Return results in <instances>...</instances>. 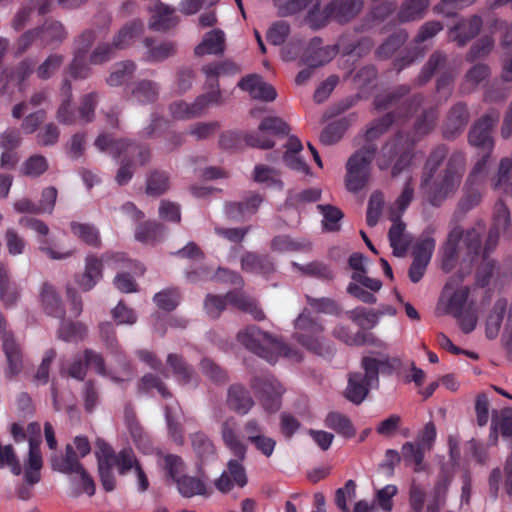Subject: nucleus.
<instances>
[{
	"label": "nucleus",
	"instance_id": "obj_1",
	"mask_svg": "<svg viewBox=\"0 0 512 512\" xmlns=\"http://www.w3.org/2000/svg\"><path fill=\"white\" fill-rule=\"evenodd\" d=\"M409 92V85H400L375 97L376 109L387 110L396 107V110L371 123L365 132L366 143H374V140L383 135L395 121L407 119L418 110L424 101V96L415 94L402 101Z\"/></svg>",
	"mask_w": 512,
	"mask_h": 512
},
{
	"label": "nucleus",
	"instance_id": "obj_2",
	"mask_svg": "<svg viewBox=\"0 0 512 512\" xmlns=\"http://www.w3.org/2000/svg\"><path fill=\"white\" fill-rule=\"evenodd\" d=\"M466 171V156L461 151H454L448 157L445 167L429 184L420 186L424 191L425 199L433 207H440L453 197L461 183Z\"/></svg>",
	"mask_w": 512,
	"mask_h": 512
},
{
	"label": "nucleus",
	"instance_id": "obj_3",
	"mask_svg": "<svg viewBox=\"0 0 512 512\" xmlns=\"http://www.w3.org/2000/svg\"><path fill=\"white\" fill-rule=\"evenodd\" d=\"M399 363L398 359H390L388 355H383L379 359L363 357L361 367L364 373L352 372L349 374L345 397L356 405L361 404L367 397L369 389L378 386L379 372L390 374Z\"/></svg>",
	"mask_w": 512,
	"mask_h": 512
},
{
	"label": "nucleus",
	"instance_id": "obj_4",
	"mask_svg": "<svg viewBox=\"0 0 512 512\" xmlns=\"http://www.w3.org/2000/svg\"><path fill=\"white\" fill-rule=\"evenodd\" d=\"M417 139H410V135L399 132L382 147L377 158V166L380 170L392 167L393 177L400 175L407 169L414 156L413 147Z\"/></svg>",
	"mask_w": 512,
	"mask_h": 512
},
{
	"label": "nucleus",
	"instance_id": "obj_5",
	"mask_svg": "<svg viewBox=\"0 0 512 512\" xmlns=\"http://www.w3.org/2000/svg\"><path fill=\"white\" fill-rule=\"evenodd\" d=\"M295 328L297 329L296 340L308 351L324 358L334 355L333 344L321 336L324 326L320 321L309 314L301 313L295 320Z\"/></svg>",
	"mask_w": 512,
	"mask_h": 512
},
{
	"label": "nucleus",
	"instance_id": "obj_6",
	"mask_svg": "<svg viewBox=\"0 0 512 512\" xmlns=\"http://www.w3.org/2000/svg\"><path fill=\"white\" fill-rule=\"evenodd\" d=\"M376 151L375 143H365L349 157L346 163L345 184L350 192H359L369 183L371 162Z\"/></svg>",
	"mask_w": 512,
	"mask_h": 512
},
{
	"label": "nucleus",
	"instance_id": "obj_7",
	"mask_svg": "<svg viewBox=\"0 0 512 512\" xmlns=\"http://www.w3.org/2000/svg\"><path fill=\"white\" fill-rule=\"evenodd\" d=\"M236 338L247 350L269 363L273 362L272 348L278 347V345L276 344V338L271 334L262 331L255 325H250L239 330Z\"/></svg>",
	"mask_w": 512,
	"mask_h": 512
},
{
	"label": "nucleus",
	"instance_id": "obj_8",
	"mask_svg": "<svg viewBox=\"0 0 512 512\" xmlns=\"http://www.w3.org/2000/svg\"><path fill=\"white\" fill-rule=\"evenodd\" d=\"M500 120V112L497 109H489L474 122L468 133V142L479 151L492 152L494 140L491 135L493 128Z\"/></svg>",
	"mask_w": 512,
	"mask_h": 512
},
{
	"label": "nucleus",
	"instance_id": "obj_9",
	"mask_svg": "<svg viewBox=\"0 0 512 512\" xmlns=\"http://www.w3.org/2000/svg\"><path fill=\"white\" fill-rule=\"evenodd\" d=\"M250 387L266 411L274 413L280 409L284 389L272 375H254Z\"/></svg>",
	"mask_w": 512,
	"mask_h": 512
},
{
	"label": "nucleus",
	"instance_id": "obj_10",
	"mask_svg": "<svg viewBox=\"0 0 512 512\" xmlns=\"http://www.w3.org/2000/svg\"><path fill=\"white\" fill-rule=\"evenodd\" d=\"M19 224L34 230L38 234V250L51 260H65L72 256V251H60L55 245H51L47 239L49 227L45 222L36 218L22 217Z\"/></svg>",
	"mask_w": 512,
	"mask_h": 512
},
{
	"label": "nucleus",
	"instance_id": "obj_11",
	"mask_svg": "<svg viewBox=\"0 0 512 512\" xmlns=\"http://www.w3.org/2000/svg\"><path fill=\"white\" fill-rule=\"evenodd\" d=\"M246 458L235 457L227 463V469L215 480L216 489L222 493L230 492L234 486L243 488L248 482L243 462Z\"/></svg>",
	"mask_w": 512,
	"mask_h": 512
},
{
	"label": "nucleus",
	"instance_id": "obj_12",
	"mask_svg": "<svg viewBox=\"0 0 512 512\" xmlns=\"http://www.w3.org/2000/svg\"><path fill=\"white\" fill-rule=\"evenodd\" d=\"M482 26L483 20L478 14L462 17L449 28L448 40L464 47L480 33Z\"/></svg>",
	"mask_w": 512,
	"mask_h": 512
},
{
	"label": "nucleus",
	"instance_id": "obj_13",
	"mask_svg": "<svg viewBox=\"0 0 512 512\" xmlns=\"http://www.w3.org/2000/svg\"><path fill=\"white\" fill-rule=\"evenodd\" d=\"M469 119L470 113L465 102L460 101L452 105L443 124V137L448 140L455 139L464 131Z\"/></svg>",
	"mask_w": 512,
	"mask_h": 512
},
{
	"label": "nucleus",
	"instance_id": "obj_14",
	"mask_svg": "<svg viewBox=\"0 0 512 512\" xmlns=\"http://www.w3.org/2000/svg\"><path fill=\"white\" fill-rule=\"evenodd\" d=\"M264 198L261 194L252 192L242 201L227 202L224 205V213L226 217L233 221H241L247 217L254 215Z\"/></svg>",
	"mask_w": 512,
	"mask_h": 512
},
{
	"label": "nucleus",
	"instance_id": "obj_15",
	"mask_svg": "<svg viewBox=\"0 0 512 512\" xmlns=\"http://www.w3.org/2000/svg\"><path fill=\"white\" fill-rule=\"evenodd\" d=\"M452 69L450 67L449 57L444 51L434 50L422 66L419 74L415 78V84L423 86L427 84L434 75Z\"/></svg>",
	"mask_w": 512,
	"mask_h": 512
},
{
	"label": "nucleus",
	"instance_id": "obj_16",
	"mask_svg": "<svg viewBox=\"0 0 512 512\" xmlns=\"http://www.w3.org/2000/svg\"><path fill=\"white\" fill-rule=\"evenodd\" d=\"M226 405L232 412L246 415L254 407L255 402L250 391L243 384L234 383L227 389Z\"/></svg>",
	"mask_w": 512,
	"mask_h": 512
},
{
	"label": "nucleus",
	"instance_id": "obj_17",
	"mask_svg": "<svg viewBox=\"0 0 512 512\" xmlns=\"http://www.w3.org/2000/svg\"><path fill=\"white\" fill-rule=\"evenodd\" d=\"M363 7L364 0H332L326 5V12L332 20L346 24L357 17Z\"/></svg>",
	"mask_w": 512,
	"mask_h": 512
},
{
	"label": "nucleus",
	"instance_id": "obj_18",
	"mask_svg": "<svg viewBox=\"0 0 512 512\" xmlns=\"http://www.w3.org/2000/svg\"><path fill=\"white\" fill-rule=\"evenodd\" d=\"M238 86L248 92L253 99H260L263 101L275 100L277 93L274 87L265 82L261 76L256 74L248 75L242 78Z\"/></svg>",
	"mask_w": 512,
	"mask_h": 512
},
{
	"label": "nucleus",
	"instance_id": "obj_19",
	"mask_svg": "<svg viewBox=\"0 0 512 512\" xmlns=\"http://www.w3.org/2000/svg\"><path fill=\"white\" fill-rule=\"evenodd\" d=\"M39 40L44 47H59L68 37L65 26L58 20L47 19L41 25L36 27Z\"/></svg>",
	"mask_w": 512,
	"mask_h": 512
},
{
	"label": "nucleus",
	"instance_id": "obj_20",
	"mask_svg": "<svg viewBox=\"0 0 512 512\" xmlns=\"http://www.w3.org/2000/svg\"><path fill=\"white\" fill-rule=\"evenodd\" d=\"M320 38H314L311 40L306 52L302 58V61L310 68H317L330 62L336 55L335 46H322Z\"/></svg>",
	"mask_w": 512,
	"mask_h": 512
},
{
	"label": "nucleus",
	"instance_id": "obj_21",
	"mask_svg": "<svg viewBox=\"0 0 512 512\" xmlns=\"http://www.w3.org/2000/svg\"><path fill=\"white\" fill-rule=\"evenodd\" d=\"M220 433L223 443L234 457L246 458L247 446L237 434V422L233 417H228L221 423Z\"/></svg>",
	"mask_w": 512,
	"mask_h": 512
},
{
	"label": "nucleus",
	"instance_id": "obj_22",
	"mask_svg": "<svg viewBox=\"0 0 512 512\" xmlns=\"http://www.w3.org/2000/svg\"><path fill=\"white\" fill-rule=\"evenodd\" d=\"M393 224L389 229L388 238L393 254L404 257L412 243V236L406 232V224L399 217L392 219Z\"/></svg>",
	"mask_w": 512,
	"mask_h": 512
},
{
	"label": "nucleus",
	"instance_id": "obj_23",
	"mask_svg": "<svg viewBox=\"0 0 512 512\" xmlns=\"http://www.w3.org/2000/svg\"><path fill=\"white\" fill-rule=\"evenodd\" d=\"M143 45L146 48L144 60L149 63L163 62L177 52V46L172 41L156 42L153 38L146 37Z\"/></svg>",
	"mask_w": 512,
	"mask_h": 512
},
{
	"label": "nucleus",
	"instance_id": "obj_24",
	"mask_svg": "<svg viewBox=\"0 0 512 512\" xmlns=\"http://www.w3.org/2000/svg\"><path fill=\"white\" fill-rule=\"evenodd\" d=\"M462 236V228L460 226H455L449 232L447 239L442 246L441 267L446 273H449L456 266L458 260V244Z\"/></svg>",
	"mask_w": 512,
	"mask_h": 512
},
{
	"label": "nucleus",
	"instance_id": "obj_25",
	"mask_svg": "<svg viewBox=\"0 0 512 512\" xmlns=\"http://www.w3.org/2000/svg\"><path fill=\"white\" fill-rule=\"evenodd\" d=\"M124 420L135 445L143 452L148 453L151 450L150 440L138 422L134 408L130 404H127L124 408Z\"/></svg>",
	"mask_w": 512,
	"mask_h": 512
},
{
	"label": "nucleus",
	"instance_id": "obj_26",
	"mask_svg": "<svg viewBox=\"0 0 512 512\" xmlns=\"http://www.w3.org/2000/svg\"><path fill=\"white\" fill-rule=\"evenodd\" d=\"M137 71V64L132 60H122L112 65L105 82L110 87H120L130 82Z\"/></svg>",
	"mask_w": 512,
	"mask_h": 512
},
{
	"label": "nucleus",
	"instance_id": "obj_27",
	"mask_svg": "<svg viewBox=\"0 0 512 512\" xmlns=\"http://www.w3.org/2000/svg\"><path fill=\"white\" fill-rule=\"evenodd\" d=\"M130 94L139 104H153L159 98L160 85L150 79H141L133 83Z\"/></svg>",
	"mask_w": 512,
	"mask_h": 512
},
{
	"label": "nucleus",
	"instance_id": "obj_28",
	"mask_svg": "<svg viewBox=\"0 0 512 512\" xmlns=\"http://www.w3.org/2000/svg\"><path fill=\"white\" fill-rule=\"evenodd\" d=\"M2 349L7 360V375L14 376L18 374L23 367L22 350L13 334L6 335L2 340Z\"/></svg>",
	"mask_w": 512,
	"mask_h": 512
},
{
	"label": "nucleus",
	"instance_id": "obj_29",
	"mask_svg": "<svg viewBox=\"0 0 512 512\" xmlns=\"http://www.w3.org/2000/svg\"><path fill=\"white\" fill-rule=\"evenodd\" d=\"M50 464L53 470L64 474L78 473L84 468L71 444L65 446V455H52Z\"/></svg>",
	"mask_w": 512,
	"mask_h": 512
},
{
	"label": "nucleus",
	"instance_id": "obj_30",
	"mask_svg": "<svg viewBox=\"0 0 512 512\" xmlns=\"http://www.w3.org/2000/svg\"><path fill=\"white\" fill-rule=\"evenodd\" d=\"M491 75V69L487 64L477 63L469 68L463 76L460 84V92L463 94H470L474 92L477 87L486 81Z\"/></svg>",
	"mask_w": 512,
	"mask_h": 512
},
{
	"label": "nucleus",
	"instance_id": "obj_31",
	"mask_svg": "<svg viewBox=\"0 0 512 512\" xmlns=\"http://www.w3.org/2000/svg\"><path fill=\"white\" fill-rule=\"evenodd\" d=\"M103 261L94 255H89L85 260L84 273L77 280L83 291L91 290L102 278Z\"/></svg>",
	"mask_w": 512,
	"mask_h": 512
},
{
	"label": "nucleus",
	"instance_id": "obj_32",
	"mask_svg": "<svg viewBox=\"0 0 512 512\" xmlns=\"http://www.w3.org/2000/svg\"><path fill=\"white\" fill-rule=\"evenodd\" d=\"M439 118L437 107L431 106L424 109L416 118L413 125V135L410 139H417V142L424 136L430 134L436 127Z\"/></svg>",
	"mask_w": 512,
	"mask_h": 512
},
{
	"label": "nucleus",
	"instance_id": "obj_33",
	"mask_svg": "<svg viewBox=\"0 0 512 512\" xmlns=\"http://www.w3.org/2000/svg\"><path fill=\"white\" fill-rule=\"evenodd\" d=\"M40 300L44 311L53 317L63 318L65 310L61 298L53 285L45 282L40 289Z\"/></svg>",
	"mask_w": 512,
	"mask_h": 512
},
{
	"label": "nucleus",
	"instance_id": "obj_34",
	"mask_svg": "<svg viewBox=\"0 0 512 512\" xmlns=\"http://www.w3.org/2000/svg\"><path fill=\"white\" fill-rule=\"evenodd\" d=\"M204 98L197 97L191 104L179 100L169 104L168 110L171 117L175 120H188L201 116L203 114Z\"/></svg>",
	"mask_w": 512,
	"mask_h": 512
},
{
	"label": "nucleus",
	"instance_id": "obj_35",
	"mask_svg": "<svg viewBox=\"0 0 512 512\" xmlns=\"http://www.w3.org/2000/svg\"><path fill=\"white\" fill-rule=\"evenodd\" d=\"M62 102L57 110L56 118L64 125H72L76 121L75 112L72 106L73 94L70 79L64 77L61 83Z\"/></svg>",
	"mask_w": 512,
	"mask_h": 512
},
{
	"label": "nucleus",
	"instance_id": "obj_36",
	"mask_svg": "<svg viewBox=\"0 0 512 512\" xmlns=\"http://www.w3.org/2000/svg\"><path fill=\"white\" fill-rule=\"evenodd\" d=\"M226 299L229 304L238 308L239 310L250 314L254 320L262 321L265 319V313L259 307L255 299L245 295L240 291H230L226 293Z\"/></svg>",
	"mask_w": 512,
	"mask_h": 512
},
{
	"label": "nucleus",
	"instance_id": "obj_37",
	"mask_svg": "<svg viewBox=\"0 0 512 512\" xmlns=\"http://www.w3.org/2000/svg\"><path fill=\"white\" fill-rule=\"evenodd\" d=\"M355 120L356 115L353 113L329 123L323 129L320 135V141L324 145H333L337 143Z\"/></svg>",
	"mask_w": 512,
	"mask_h": 512
},
{
	"label": "nucleus",
	"instance_id": "obj_38",
	"mask_svg": "<svg viewBox=\"0 0 512 512\" xmlns=\"http://www.w3.org/2000/svg\"><path fill=\"white\" fill-rule=\"evenodd\" d=\"M447 155L448 147L445 144H439L431 150L423 167L420 186L429 184Z\"/></svg>",
	"mask_w": 512,
	"mask_h": 512
},
{
	"label": "nucleus",
	"instance_id": "obj_39",
	"mask_svg": "<svg viewBox=\"0 0 512 512\" xmlns=\"http://www.w3.org/2000/svg\"><path fill=\"white\" fill-rule=\"evenodd\" d=\"M498 432L504 438H512V408H504L493 413L489 439L492 444L498 441Z\"/></svg>",
	"mask_w": 512,
	"mask_h": 512
},
{
	"label": "nucleus",
	"instance_id": "obj_40",
	"mask_svg": "<svg viewBox=\"0 0 512 512\" xmlns=\"http://www.w3.org/2000/svg\"><path fill=\"white\" fill-rule=\"evenodd\" d=\"M154 12L149 22L150 29L154 31H167L178 22V18L174 15V10L169 6L157 2L152 10Z\"/></svg>",
	"mask_w": 512,
	"mask_h": 512
},
{
	"label": "nucleus",
	"instance_id": "obj_41",
	"mask_svg": "<svg viewBox=\"0 0 512 512\" xmlns=\"http://www.w3.org/2000/svg\"><path fill=\"white\" fill-rule=\"evenodd\" d=\"M166 228L156 221L140 223L135 230V239L143 244L154 245L163 240Z\"/></svg>",
	"mask_w": 512,
	"mask_h": 512
},
{
	"label": "nucleus",
	"instance_id": "obj_42",
	"mask_svg": "<svg viewBox=\"0 0 512 512\" xmlns=\"http://www.w3.org/2000/svg\"><path fill=\"white\" fill-rule=\"evenodd\" d=\"M225 49V35L223 31L214 29L205 34L202 42L195 47V54L203 56L206 54L219 55Z\"/></svg>",
	"mask_w": 512,
	"mask_h": 512
},
{
	"label": "nucleus",
	"instance_id": "obj_43",
	"mask_svg": "<svg viewBox=\"0 0 512 512\" xmlns=\"http://www.w3.org/2000/svg\"><path fill=\"white\" fill-rule=\"evenodd\" d=\"M243 270L259 274H270L274 272L273 261L268 255H261L254 252H246L241 258Z\"/></svg>",
	"mask_w": 512,
	"mask_h": 512
},
{
	"label": "nucleus",
	"instance_id": "obj_44",
	"mask_svg": "<svg viewBox=\"0 0 512 512\" xmlns=\"http://www.w3.org/2000/svg\"><path fill=\"white\" fill-rule=\"evenodd\" d=\"M28 460L24 463V477L29 485L40 481V469L42 468V456L38 443L30 439Z\"/></svg>",
	"mask_w": 512,
	"mask_h": 512
},
{
	"label": "nucleus",
	"instance_id": "obj_45",
	"mask_svg": "<svg viewBox=\"0 0 512 512\" xmlns=\"http://www.w3.org/2000/svg\"><path fill=\"white\" fill-rule=\"evenodd\" d=\"M409 35L406 30L400 29L387 37L384 42L379 45L374 55L379 60H387L391 58L408 40Z\"/></svg>",
	"mask_w": 512,
	"mask_h": 512
},
{
	"label": "nucleus",
	"instance_id": "obj_46",
	"mask_svg": "<svg viewBox=\"0 0 512 512\" xmlns=\"http://www.w3.org/2000/svg\"><path fill=\"white\" fill-rule=\"evenodd\" d=\"M430 5V0H404L401 3L397 18L401 23L422 19Z\"/></svg>",
	"mask_w": 512,
	"mask_h": 512
},
{
	"label": "nucleus",
	"instance_id": "obj_47",
	"mask_svg": "<svg viewBox=\"0 0 512 512\" xmlns=\"http://www.w3.org/2000/svg\"><path fill=\"white\" fill-rule=\"evenodd\" d=\"M167 364L176 379L183 385L191 383L197 377L194 368L179 354H169Z\"/></svg>",
	"mask_w": 512,
	"mask_h": 512
},
{
	"label": "nucleus",
	"instance_id": "obj_48",
	"mask_svg": "<svg viewBox=\"0 0 512 512\" xmlns=\"http://www.w3.org/2000/svg\"><path fill=\"white\" fill-rule=\"evenodd\" d=\"M144 24L138 19H134L126 23L113 37V45L118 50H123L129 47L137 36L142 34Z\"/></svg>",
	"mask_w": 512,
	"mask_h": 512
},
{
	"label": "nucleus",
	"instance_id": "obj_49",
	"mask_svg": "<svg viewBox=\"0 0 512 512\" xmlns=\"http://www.w3.org/2000/svg\"><path fill=\"white\" fill-rule=\"evenodd\" d=\"M482 195L474 185H468L465 181L463 186V194L457 203L456 210L453 217L455 219H461L467 212L475 208L481 202Z\"/></svg>",
	"mask_w": 512,
	"mask_h": 512
},
{
	"label": "nucleus",
	"instance_id": "obj_50",
	"mask_svg": "<svg viewBox=\"0 0 512 512\" xmlns=\"http://www.w3.org/2000/svg\"><path fill=\"white\" fill-rule=\"evenodd\" d=\"M94 145L101 152H107L114 158H118L129 149V147L132 145V142L125 138L116 139L108 134H100L96 138Z\"/></svg>",
	"mask_w": 512,
	"mask_h": 512
},
{
	"label": "nucleus",
	"instance_id": "obj_51",
	"mask_svg": "<svg viewBox=\"0 0 512 512\" xmlns=\"http://www.w3.org/2000/svg\"><path fill=\"white\" fill-rule=\"evenodd\" d=\"M485 231V225L481 222L477 223L466 233H463V243L467 249V257L470 262H473L479 257L481 252V235Z\"/></svg>",
	"mask_w": 512,
	"mask_h": 512
},
{
	"label": "nucleus",
	"instance_id": "obj_52",
	"mask_svg": "<svg viewBox=\"0 0 512 512\" xmlns=\"http://www.w3.org/2000/svg\"><path fill=\"white\" fill-rule=\"evenodd\" d=\"M237 71V65L229 60L207 64L202 67L207 83L212 88H217V81L220 75L236 73Z\"/></svg>",
	"mask_w": 512,
	"mask_h": 512
},
{
	"label": "nucleus",
	"instance_id": "obj_53",
	"mask_svg": "<svg viewBox=\"0 0 512 512\" xmlns=\"http://www.w3.org/2000/svg\"><path fill=\"white\" fill-rule=\"evenodd\" d=\"M170 188V176L162 170H152L147 176L146 192L150 196L158 197Z\"/></svg>",
	"mask_w": 512,
	"mask_h": 512
},
{
	"label": "nucleus",
	"instance_id": "obj_54",
	"mask_svg": "<svg viewBox=\"0 0 512 512\" xmlns=\"http://www.w3.org/2000/svg\"><path fill=\"white\" fill-rule=\"evenodd\" d=\"M18 298V290L10 281L8 268L0 263V300L6 307H11L17 302Z\"/></svg>",
	"mask_w": 512,
	"mask_h": 512
},
{
	"label": "nucleus",
	"instance_id": "obj_55",
	"mask_svg": "<svg viewBox=\"0 0 512 512\" xmlns=\"http://www.w3.org/2000/svg\"><path fill=\"white\" fill-rule=\"evenodd\" d=\"M492 227L502 231L507 238H512V219L508 206L498 200L494 205Z\"/></svg>",
	"mask_w": 512,
	"mask_h": 512
},
{
	"label": "nucleus",
	"instance_id": "obj_56",
	"mask_svg": "<svg viewBox=\"0 0 512 512\" xmlns=\"http://www.w3.org/2000/svg\"><path fill=\"white\" fill-rule=\"evenodd\" d=\"M435 229L427 227L421 234L413 249V258L430 262L432 253L435 249V239L432 237Z\"/></svg>",
	"mask_w": 512,
	"mask_h": 512
},
{
	"label": "nucleus",
	"instance_id": "obj_57",
	"mask_svg": "<svg viewBox=\"0 0 512 512\" xmlns=\"http://www.w3.org/2000/svg\"><path fill=\"white\" fill-rule=\"evenodd\" d=\"M426 451L416 443L406 442L401 448V455L406 465L414 464V471L421 472L425 469L423 459Z\"/></svg>",
	"mask_w": 512,
	"mask_h": 512
},
{
	"label": "nucleus",
	"instance_id": "obj_58",
	"mask_svg": "<svg viewBox=\"0 0 512 512\" xmlns=\"http://www.w3.org/2000/svg\"><path fill=\"white\" fill-rule=\"evenodd\" d=\"M325 424L328 428L333 429L346 438L355 436L356 431L352 422L347 416L341 413L330 412L325 419Z\"/></svg>",
	"mask_w": 512,
	"mask_h": 512
},
{
	"label": "nucleus",
	"instance_id": "obj_59",
	"mask_svg": "<svg viewBox=\"0 0 512 512\" xmlns=\"http://www.w3.org/2000/svg\"><path fill=\"white\" fill-rule=\"evenodd\" d=\"M506 307L507 301L504 299L498 300L494 304L486 322V336L489 339H494L498 335L506 312Z\"/></svg>",
	"mask_w": 512,
	"mask_h": 512
},
{
	"label": "nucleus",
	"instance_id": "obj_60",
	"mask_svg": "<svg viewBox=\"0 0 512 512\" xmlns=\"http://www.w3.org/2000/svg\"><path fill=\"white\" fill-rule=\"evenodd\" d=\"M178 492L186 498H191L195 495H205L206 485L205 483L193 476L183 475L176 482Z\"/></svg>",
	"mask_w": 512,
	"mask_h": 512
},
{
	"label": "nucleus",
	"instance_id": "obj_61",
	"mask_svg": "<svg viewBox=\"0 0 512 512\" xmlns=\"http://www.w3.org/2000/svg\"><path fill=\"white\" fill-rule=\"evenodd\" d=\"M70 228L74 236L90 246L100 245V234L98 229L89 223L71 222Z\"/></svg>",
	"mask_w": 512,
	"mask_h": 512
},
{
	"label": "nucleus",
	"instance_id": "obj_62",
	"mask_svg": "<svg viewBox=\"0 0 512 512\" xmlns=\"http://www.w3.org/2000/svg\"><path fill=\"white\" fill-rule=\"evenodd\" d=\"M65 57L60 53H51L36 68V75L40 80H48L53 77L64 63Z\"/></svg>",
	"mask_w": 512,
	"mask_h": 512
},
{
	"label": "nucleus",
	"instance_id": "obj_63",
	"mask_svg": "<svg viewBox=\"0 0 512 512\" xmlns=\"http://www.w3.org/2000/svg\"><path fill=\"white\" fill-rule=\"evenodd\" d=\"M253 180L257 183L266 184L268 187L277 188L279 190H282L284 187V183L279 178L278 171L262 164L255 166Z\"/></svg>",
	"mask_w": 512,
	"mask_h": 512
},
{
	"label": "nucleus",
	"instance_id": "obj_64",
	"mask_svg": "<svg viewBox=\"0 0 512 512\" xmlns=\"http://www.w3.org/2000/svg\"><path fill=\"white\" fill-rule=\"evenodd\" d=\"M49 168V163L43 155H32L27 158L20 169L23 176L37 178L43 175Z\"/></svg>",
	"mask_w": 512,
	"mask_h": 512
}]
</instances>
